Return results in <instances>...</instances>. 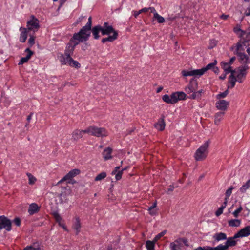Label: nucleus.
<instances>
[{
	"mask_svg": "<svg viewBox=\"0 0 250 250\" xmlns=\"http://www.w3.org/2000/svg\"><path fill=\"white\" fill-rule=\"evenodd\" d=\"M224 115V112H219L216 113L214 115V123L218 125Z\"/></svg>",
	"mask_w": 250,
	"mask_h": 250,
	"instance_id": "30",
	"label": "nucleus"
},
{
	"mask_svg": "<svg viewBox=\"0 0 250 250\" xmlns=\"http://www.w3.org/2000/svg\"><path fill=\"white\" fill-rule=\"evenodd\" d=\"M237 81L236 77L231 78L229 77L228 83L230 84V86H228V89L232 88L235 85L236 82Z\"/></svg>",
	"mask_w": 250,
	"mask_h": 250,
	"instance_id": "37",
	"label": "nucleus"
},
{
	"mask_svg": "<svg viewBox=\"0 0 250 250\" xmlns=\"http://www.w3.org/2000/svg\"><path fill=\"white\" fill-rule=\"evenodd\" d=\"M85 132L87 134L97 137L103 138L108 136V132L105 128L98 127L94 125L87 127Z\"/></svg>",
	"mask_w": 250,
	"mask_h": 250,
	"instance_id": "3",
	"label": "nucleus"
},
{
	"mask_svg": "<svg viewBox=\"0 0 250 250\" xmlns=\"http://www.w3.org/2000/svg\"><path fill=\"white\" fill-rule=\"evenodd\" d=\"M229 104V102L226 101L224 100H220L216 102L215 104L216 107L220 110H226Z\"/></svg>",
	"mask_w": 250,
	"mask_h": 250,
	"instance_id": "12",
	"label": "nucleus"
},
{
	"mask_svg": "<svg viewBox=\"0 0 250 250\" xmlns=\"http://www.w3.org/2000/svg\"><path fill=\"white\" fill-rule=\"evenodd\" d=\"M156 242L153 239L152 241L150 240L146 241V247L147 250H154L155 244Z\"/></svg>",
	"mask_w": 250,
	"mask_h": 250,
	"instance_id": "32",
	"label": "nucleus"
},
{
	"mask_svg": "<svg viewBox=\"0 0 250 250\" xmlns=\"http://www.w3.org/2000/svg\"><path fill=\"white\" fill-rule=\"evenodd\" d=\"M52 215L54 217L56 221L59 223V225L62 227L65 230H66V227L64 225H62L61 224V221H62V218L59 214V213L57 211H54L52 213Z\"/></svg>",
	"mask_w": 250,
	"mask_h": 250,
	"instance_id": "25",
	"label": "nucleus"
},
{
	"mask_svg": "<svg viewBox=\"0 0 250 250\" xmlns=\"http://www.w3.org/2000/svg\"><path fill=\"white\" fill-rule=\"evenodd\" d=\"M192 250H219V249L218 246L216 247H212L210 246H207L205 247L199 246Z\"/></svg>",
	"mask_w": 250,
	"mask_h": 250,
	"instance_id": "33",
	"label": "nucleus"
},
{
	"mask_svg": "<svg viewBox=\"0 0 250 250\" xmlns=\"http://www.w3.org/2000/svg\"><path fill=\"white\" fill-rule=\"evenodd\" d=\"M216 64L217 61L215 60L213 62L208 64L206 67L203 68L204 72H205L209 69L212 70Z\"/></svg>",
	"mask_w": 250,
	"mask_h": 250,
	"instance_id": "38",
	"label": "nucleus"
},
{
	"mask_svg": "<svg viewBox=\"0 0 250 250\" xmlns=\"http://www.w3.org/2000/svg\"><path fill=\"white\" fill-rule=\"evenodd\" d=\"M233 31L237 34H238L239 37H242L246 34V31L241 29V26L237 24L233 29Z\"/></svg>",
	"mask_w": 250,
	"mask_h": 250,
	"instance_id": "23",
	"label": "nucleus"
},
{
	"mask_svg": "<svg viewBox=\"0 0 250 250\" xmlns=\"http://www.w3.org/2000/svg\"><path fill=\"white\" fill-rule=\"evenodd\" d=\"M86 129L85 130H75L73 131L72 134V137L74 140H78L80 138H82L83 134L86 133Z\"/></svg>",
	"mask_w": 250,
	"mask_h": 250,
	"instance_id": "21",
	"label": "nucleus"
},
{
	"mask_svg": "<svg viewBox=\"0 0 250 250\" xmlns=\"http://www.w3.org/2000/svg\"><path fill=\"white\" fill-rule=\"evenodd\" d=\"M227 241L225 242V245L219 244L218 245L219 250H227L229 247H233L237 245V241L234 240L232 237L228 238Z\"/></svg>",
	"mask_w": 250,
	"mask_h": 250,
	"instance_id": "9",
	"label": "nucleus"
},
{
	"mask_svg": "<svg viewBox=\"0 0 250 250\" xmlns=\"http://www.w3.org/2000/svg\"><path fill=\"white\" fill-rule=\"evenodd\" d=\"M20 31L21 32L20 34L19 40L21 42H25L27 40L28 30L26 28L21 27Z\"/></svg>",
	"mask_w": 250,
	"mask_h": 250,
	"instance_id": "15",
	"label": "nucleus"
},
{
	"mask_svg": "<svg viewBox=\"0 0 250 250\" xmlns=\"http://www.w3.org/2000/svg\"><path fill=\"white\" fill-rule=\"evenodd\" d=\"M234 54L238 57L239 61L241 63L244 65L250 63V59L245 52H234Z\"/></svg>",
	"mask_w": 250,
	"mask_h": 250,
	"instance_id": "10",
	"label": "nucleus"
},
{
	"mask_svg": "<svg viewBox=\"0 0 250 250\" xmlns=\"http://www.w3.org/2000/svg\"><path fill=\"white\" fill-rule=\"evenodd\" d=\"M148 211H149V213L151 215H155L157 213L156 211L154 210V208H152L151 206L149 207Z\"/></svg>",
	"mask_w": 250,
	"mask_h": 250,
	"instance_id": "62",
	"label": "nucleus"
},
{
	"mask_svg": "<svg viewBox=\"0 0 250 250\" xmlns=\"http://www.w3.org/2000/svg\"><path fill=\"white\" fill-rule=\"evenodd\" d=\"M228 93H229V91H228V89H227L224 92L220 93L219 94H217L216 95V98L217 99H220L221 98H225L227 96V95L228 94Z\"/></svg>",
	"mask_w": 250,
	"mask_h": 250,
	"instance_id": "44",
	"label": "nucleus"
},
{
	"mask_svg": "<svg viewBox=\"0 0 250 250\" xmlns=\"http://www.w3.org/2000/svg\"><path fill=\"white\" fill-rule=\"evenodd\" d=\"M179 240H181V242L183 243L186 247L189 246V242L187 238L185 237L179 238Z\"/></svg>",
	"mask_w": 250,
	"mask_h": 250,
	"instance_id": "52",
	"label": "nucleus"
},
{
	"mask_svg": "<svg viewBox=\"0 0 250 250\" xmlns=\"http://www.w3.org/2000/svg\"><path fill=\"white\" fill-rule=\"evenodd\" d=\"M241 224V220L239 219H231L228 221V225L229 227H237Z\"/></svg>",
	"mask_w": 250,
	"mask_h": 250,
	"instance_id": "31",
	"label": "nucleus"
},
{
	"mask_svg": "<svg viewBox=\"0 0 250 250\" xmlns=\"http://www.w3.org/2000/svg\"><path fill=\"white\" fill-rule=\"evenodd\" d=\"M74 50L75 49L74 48V46H72V44L68 43L66 45L64 54L70 57L73 54Z\"/></svg>",
	"mask_w": 250,
	"mask_h": 250,
	"instance_id": "22",
	"label": "nucleus"
},
{
	"mask_svg": "<svg viewBox=\"0 0 250 250\" xmlns=\"http://www.w3.org/2000/svg\"><path fill=\"white\" fill-rule=\"evenodd\" d=\"M243 210V208L240 206L236 210H235L233 213V215L235 217L237 218L239 216V214Z\"/></svg>",
	"mask_w": 250,
	"mask_h": 250,
	"instance_id": "51",
	"label": "nucleus"
},
{
	"mask_svg": "<svg viewBox=\"0 0 250 250\" xmlns=\"http://www.w3.org/2000/svg\"><path fill=\"white\" fill-rule=\"evenodd\" d=\"M29 177V184L32 185L34 184L36 181V179L31 174H27Z\"/></svg>",
	"mask_w": 250,
	"mask_h": 250,
	"instance_id": "49",
	"label": "nucleus"
},
{
	"mask_svg": "<svg viewBox=\"0 0 250 250\" xmlns=\"http://www.w3.org/2000/svg\"><path fill=\"white\" fill-rule=\"evenodd\" d=\"M242 237H245L250 235V226H247L239 230Z\"/></svg>",
	"mask_w": 250,
	"mask_h": 250,
	"instance_id": "27",
	"label": "nucleus"
},
{
	"mask_svg": "<svg viewBox=\"0 0 250 250\" xmlns=\"http://www.w3.org/2000/svg\"><path fill=\"white\" fill-rule=\"evenodd\" d=\"M192 71L193 75L195 77L198 76L199 77H200L205 73V72L203 68L200 69L193 70Z\"/></svg>",
	"mask_w": 250,
	"mask_h": 250,
	"instance_id": "40",
	"label": "nucleus"
},
{
	"mask_svg": "<svg viewBox=\"0 0 250 250\" xmlns=\"http://www.w3.org/2000/svg\"><path fill=\"white\" fill-rule=\"evenodd\" d=\"M71 58V57H69L65 55V54H62L60 57V61L62 65L69 64L70 62L69 59Z\"/></svg>",
	"mask_w": 250,
	"mask_h": 250,
	"instance_id": "28",
	"label": "nucleus"
},
{
	"mask_svg": "<svg viewBox=\"0 0 250 250\" xmlns=\"http://www.w3.org/2000/svg\"><path fill=\"white\" fill-rule=\"evenodd\" d=\"M169 247L171 249V250H179L178 248V247H177L175 244H174V243L171 242L170 244Z\"/></svg>",
	"mask_w": 250,
	"mask_h": 250,
	"instance_id": "59",
	"label": "nucleus"
},
{
	"mask_svg": "<svg viewBox=\"0 0 250 250\" xmlns=\"http://www.w3.org/2000/svg\"><path fill=\"white\" fill-rule=\"evenodd\" d=\"M234 189L233 186H231L225 192V198L229 199L232 193V190Z\"/></svg>",
	"mask_w": 250,
	"mask_h": 250,
	"instance_id": "47",
	"label": "nucleus"
},
{
	"mask_svg": "<svg viewBox=\"0 0 250 250\" xmlns=\"http://www.w3.org/2000/svg\"><path fill=\"white\" fill-rule=\"evenodd\" d=\"M221 66L222 68L224 70V71L225 72V69H227V67L228 66H230L228 62H225L222 61L220 63Z\"/></svg>",
	"mask_w": 250,
	"mask_h": 250,
	"instance_id": "58",
	"label": "nucleus"
},
{
	"mask_svg": "<svg viewBox=\"0 0 250 250\" xmlns=\"http://www.w3.org/2000/svg\"><path fill=\"white\" fill-rule=\"evenodd\" d=\"M155 20H157L159 23H162L165 21L164 18L159 15L158 13H155L153 16V21Z\"/></svg>",
	"mask_w": 250,
	"mask_h": 250,
	"instance_id": "34",
	"label": "nucleus"
},
{
	"mask_svg": "<svg viewBox=\"0 0 250 250\" xmlns=\"http://www.w3.org/2000/svg\"><path fill=\"white\" fill-rule=\"evenodd\" d=\"M205 92V91L201 89L198 91H194L192 94L188 97L190 99H201L202 94Z\"/></svg>",
	"mask_w": 250,
	"mask_h": 250,
	"instance_id": "16",
	"label": "nucleus"
},
{
	"mask_svg": "<svg viewBox=\"0 0 250 250\" xmlns=\"http://www.w3.org/2000/svg\"><path fill=\"white\" fill-rule=\"evenodd\" d=\"M115 175V178L117 181L120 180L122 178L123 173L122 171H119Z\"/></svg>",
	"mask_w": 250,
	"mask_h": 250,
	"instance_id": "60",
	"label": "nucleus"
},
{
	"mask_svg": "<svg viewBox=\"0 0 250 250\" xmlns=\"http://www.w3.org/2000/svg\"><path fill=\"white\" fill-rule=\"evenodd\" d=\"M213 238L216 242H218L222 240H225L227 239V235L224 232L216 233L213 236Z\"/></svg>",
	"mask_w": 250,
	"mask_h": 250,
	"instance_id": "19",
	"label": "nucleus"
},
{
	"mask_svg": "<svg viewBox=\"0 0 250 250\" xmlns=\"http://www.w3.org/2000/svg\"><path fill=\"white\" fill-rule=\"evenodd\" d=\"M236 77L237 79V81L240 83H242L244 80L246 79V77L240 75V74H237Z\"/></svg>",
	"mask_w": 250,
	"mask_h": 250,
	"instance_id": "54",
	"label": "nucleus"
},
{
	"mask_svg": "<svg viewBox=\"0 0 250 250\" xmlns=\"http://www.w3.org/2000/svg\"><path fill=\"white\" fill-rule=\"evenodd\" d=\"M210 144V141H206L196 151L194 154V158L196 161H200L206 158L208 155V148Z\"/></svg>",
	"mask_w": 250,
	"mask_h": 250,
	"instance_id": "2",
	"label": "nucleus"
},
{
	"mask_svg": "<svg viewBox=\"0 0 250 250\" xmlns=\"http://www.w3.org/2000/svg\"><path fill=\"white\" fill-rule=\"evenodd\" d=\"M112 152V149L110 147H108L104 150L102 154L104 160L106 161L112 158V156L111 155Z\"/></svg>",
	"mask_w": 250,
	"mask_h": 250,
	"instance_id": "17",
	"label": "nucleus"
},
{
	"mask_svg": "<svg viewBox=\"0 0 250 250\" xmlns=\"http://www.w3.org/2000/svg\"><path fill=\"white\" fill-rule=\"evenodd\" d=\"M100 32L102 33V26L100 25H97L93 27H91V32L92 33L94 39L98 40L100 38Z\"/></svg>",
	"mask_w": 250,
	"mask_h": 250,
	"instance_id": "14",
	"label": "nucleus"
},
{
	"mask_svg": "<svg viewBox=\"0 0 250 250\" xmlns=\"http://www.w3.org/2000/svg\"><path fill=\"white\" fill-rule=\"evenodd\" d=\"M165 117L162 115V117L158 120V122L154 124V127L159 131H163L165 129L166 124L165 122Z\"/></svg>",
	"mask_w": 250,
	"mask_h": 250,
	"instance_id": "13",
	"label": "nucleus"
},
{
	"mask_svg": "<svg viewBox=\"0 0 250 250\" xmlns=\"http://www.w3.org/2000/svg\"><path fill=\"white\" fill-rule=\"evenodd\" d=\"M240 38L241 39L237 42H240L241 44L243 45V46H245L246 47H249L250 45V39L248 38V37L246 36L245 37L243 36Z\"/></svg>",
	"mask_w": 250,
	"mask_h": 250,
	"instance_id": "29",
	"label": "nucleus"
},
{
	"mask_svg": "<svg viewBox=\"0 0 250 250\" xmlns=\"http://www.w3.org/2000/svg\"><path fill=\"white\" fill-rule=\"evenodd\" d=\"M81 172V171L79 169H73L70 170L66 175H65L59 183H62L64 181H67V180H71L73 177L79 175Z\"/></svg>",
	"mask_w": 250,
	"mask_h": 250,
	"instance_id": "11",
	"label": "nucleus"
},
{
	"mask_svg": "<svg viewBox=\"0 0 250 250\" xmlns=\"http://www.w3.org/2000/svg\"><path fill=\"white\" fill-rule=\"evenodd\" d=\"M181 73L182 75L184 77L193 76L192 70L188 71L186 70H183L182 71Z\"/></svg>",
	"mask_w": 250,
	"mask_h": 250,
	"instance_id": "48",
	"label": "nucleus"
},
{
	"mask_svg": "<svg viewBox=\"0 0 250 250\" xmlns=\"http://www.w3.org/2000/svg\"><path fill=\"white\" fill-rule=\"evenodd\" d=\"M198 88V83L197 79L194 77L192 78L189 81L188 84L185 88V91L188 94L193 93L196 91Z\"/></svg>",
	"mask_w": 250,
	"mask_h": 250,
	"instance_id": "7",
	"label": "nucleus"
},
{
	"mask_svg": "<svg viewBox=\"0 0 250 250\" xmlns=\"http://www.w3.org/2000/svg\"><path fill=\"white\" fill-rule=\"evenodd\" d=\"M147 9L146 7L143 8L138 11H133V16L135 18H137V17L142 12H147Z\"/></svg>",
	"mask_w": 250,
	"mask_h": 250,
	"instance_id": "46",
	"label": "nucleus"
},
{
	"mask_svg": "<svg viewBox=\"0 0 250 250\" xmlns=\"http://www.w3.org/2000/svg\"><path fill=\"white\" fill-rule=\"evenodd\" d=\"M224 208L223 207H220L215 212V215L216 216H219L222 214Z\"/></svg>",
	"mask_w": 250,
	"mask_h": 250,
	"instance_id": "61",
	"label": "nucleus"
},
{
	"mask_svg": "<svg viewBox=\"0 0 250 250\" xmlns=\"http://www.w3.org/2000/svg\"><path fill=\"white\" fill-rule=\"evenodd\" d=\"M217 42L215 40L212 39L210 41V45L208 47L209 49H212L216 45Z\"/></svg>",
	"mask_w": 250,
	"mask_h": 250,
	"instance_id": "56",
	"label": "nucleus"
},
{
	"mask_svg": "<svg viewBox=\"0 0 250 250\" xmlns=\"http://www.w3.org/2000/svg\"><path fill=\"white\" fill-rule=\"evenodd\" d=\"M117 34L115 33L114 35H109L106 38H103L101 40V42L103 43H105L106 42H113L117 40Z\"/></svg>",
	"mask_w": 250,
	"mask_h": 250,
	"instance_id": "26",
	"label": "nucleus"
},
{
	"mask_svg": "<svg viewBox=\"0 0 250 250\" xmlns=\"http://www.w3.org/2000/svg\"><path fill=\"white\" fill-rule=\"evenodd\" d=\"M70 42L73 43L72 46H74V48L75 49V47L78 45L80 42H81L80 40L78 39H73V36L70 39Z\"/></svg>",
	"mask_w": 250,
	"mask_h": 250,
	"instance_id": "42",
	"label": "nucleus"
},
{
	"mask_svg": "<svg viewBox=\"0 0 250 250\" xmlns=\"http://www.w3.org/2000/svg\"><path fill=\"white\" fill-rule=\"evenodd\" d=\"M167 232V230H164L158 234L154 238V240L155 242H157L159 239H160L161 237H162L164 235L166 234Z\"/></svg>",
	"mask_w": 250,
	"mask_h": 250,
	"instance_id": "45",
	"label": "nucleus"
},
{
	"mask_svg": "<svg viewBox=\"0 0 250 250\" xmlns=\"http://www.w3.org/2000/svg\"><path fill=\"white\" fill-rule=\"evenodd\" d=\"M163 100L167 104H172V101L170 96L165 94L162 97Z\"/></svg>",
	"mask_w": 250,
	"mask_h": 250,
	"instance_id": "43",
	"label": "nucleus"
},
{
	"mask_svg": "<svg viewBox=\"0 0 250 250\" xmlns=\"http://www.w3.org/2000/svg\"><path fill=\"white\" fill-rule=\"evenodd\" d=\"M2 229L7 231L12 230V221L4 215L0 216V230Z\"/></svg>",
	"mask_w": 250,
	"mask_h": 250,
	"instance_id": "4",
	"label": "nucleus"
},
{
	"mask_svg": "<svg viewBox=\"0 0 250 250\" xmlns=\"http://www.w3.org/2000/svg\"><path fill=\"white\" fill-rule=\"evenodd\" d=\"M120 168V166H117L115 167L114 169L112 171L111 174L112 175H115L117 173V172L119 171L118 170Z\"/></svg>",
	"mask_w": 250,
	"mask_h": 250,
	"instance_id": "64",
	"label": "nucleus"
},
{
	"mask_svg": "<svg viewBox=\"0 0 250 250\" xmlns=\"http://www.w3.org/2000/svg\"><path fill=\"white\" fill-rule=\"evenodd\" d=\"M40 210V207L36 203H32L29 207L28 212L30 215L37 213Z\"/></svg>",
	"mask_w": 250,
	"mask_h": 250,
	"instance_id": "20",
	"label": "nucleus"
},
{
	"mask_svg": "<svg viewBox=\"0 0 250 250\" xmlns=\"http://www.w3.org/2000/svg\"><path fill=\"white\" fill-rule=\"evenodd\" d=\"M172 104L177 103L179 101L184 100L186 99V94L182 91H177L173 92L170 95Z\"/></svg>",
	"mask_w": 250,
	"mask_h": 250,
	"instance_id": "8",
	"label": "nucleus"
},
{
	"mask_svg": "<svg viewBox=\"0 0 250 250\" xmlns=\"http://www.w3.org/2000/svg\"><path fill=\"white\" fill-rule=\"evenodd\" d=\"M244 46L240 42H237L236 44V49L234 52H244L245 50Z\"/></svg>",
	"mask_w": 250,
	"mask_h": 250,
	"instance_id": "39",
	"label": "nucleus"
},
{
	"mask_svg": "<svg viewBox=\"0 0 250 250\" xmlns=\"http://www.w3.org/2000/svg\"><path fill=\"white\" fill-rule=\"evenodd\" d=\"M250 188V180H249L247 182L243 185L240 188V191L242 193L246 192V190Z\"/></svg>",
	"mask_w": 250,
	"mask_h": 250,
	"instance_id": "35",
	"label": "nucleus"
},
{
	"mask_svg": "<svg viewBox=\"0 0 250 250\" xmlns=\"http://www.w3.org/2000/svg\"><path fill=\"white\" fill-rule=\"evenodd\" d=\"M85 18V16H80L76 21L74 23V25L76 26L79 23L83 21V20Z\"/></svg>",
	"mask_w": 250,
	"mask_h": 250,
	"instance_id": "63",
	"label": "nucleus"
},
{
	"mask_svg": "<svg viewBox=\"0 0 250 250\" xmlns=\"http://www.w3.org/2000/svg\"><path fill=\"white\" fill-rule=\"evenodd\" d=\"M173 243L175 244V245L178 247L179 250H181L182 242L181 240H179V238L175 240L174 242H173Z\"/></svg>",
	"mask_w": 250,
	"mask_h": 250,
	"instance_id": "57",
	"label": "nucleus"
},
{
	"mask_svg": "<svg viewBox=\"0 0 250 250\" xmlns=\"http://www.w3.org/2000/svg\"><path fill=\"white\" fill-rule=\"evenodd\" d=\"M35 37L34 36H30V38L28 40V43L30 47H32L33 45H34L35 42Z\"/></svg>",
	"mask_w": 250,
	"mask_h": 250,
	"instance_id": "53",
	"label": "nucleus"
},
{
	"mask_svg": "<svg viewBox=\"0 0 250 250\" xmlns=\"http://www.w3.org/2000/svg\"><path fill=\"white\" fill-rule=\"evenodd\" d=\"M69 63L68 64L69 66L76 68H79L81 67L80 63H79L77 61L73 60L72 57L69 59Z\"/></svg>",
	"mask_w": 250,
	"mask_h": 250,
	"instance_id": "36",
	"label": "nucleus"
},
{
	"mask_svg": "<svg viewBox=\"0 0 250 250\" xmlns=\"http://www.w3.org/2000/svg\"><path fill=\"white\" fill-rule=\"evenodd\" d=\"M31 19L27 21V30L37 31L40 28L39 21L34 15L31 16Z\"/></svg>",
	"mask_w": 250,
	"mask_h": 250,
	"instance_id": "6",
	"label": "nucleus"
},
{
	"mask_svg": "<svg viewBox=\"0 0 250 250\" xmlns=\"http://www.w3.org/2000/svg\"><path fill=\"white\" fill-rule=\"evenodd\" d=\"M111 33H113V35H114L115 33H116L117 38H118V31L116 30L112 25H109L108 22H104L103 26H102V35L103 36H109Z\"/></svg>",
	"mask_w": 250,
	"mask_h": 250,
	"instance_id": "5",
	"label": "nucleus"
},
{
	"mask_svg": "<svg viewBox=\"0 0 250 250\" xmlns=\"http://www.w3.org/2000/svg\"><path fill=\"white\" fill-rule=\"evenodd\" d=\"M249 69V67L248 66L247 64L241 65L238 67V70L239 71L238 74H240V75L246 77L247 74V70H248Z\"/></svg>",
	"mask_w": 250,
	"mask_h": 250,
	"instance_id": "24",
	"label": "nucleus"
},
{
	"mask_svg": "<svg viewBox=\"0 0 250 250\" xmlns=\"http://www.w3.org/2000/svg\"><path fill=\"white\" fill-rule=\"evenodd\" d=\"M29 60V59L26 56L25 57H22L20 59L18 63V65L23 64V63L27 62Z\"/></svg>",
	"mask_w": 250,
	"mask_h": 250,
	"instance_id": "55",
	"label": "nucleus"
},
{
	"mask_svg": "<svg viewBox=\"0 0 250 250\" xmlns=\"http://www.w3.org/2000/svg\"><path fill=\"white\" fill-rule=\"evenodd\" d=\"M12 223H13L16 226L19 227L21 224V220L19 217H16L12 221Z\"/></svg>",
	"mask_w": 250,
	"mask_h": 250,
	"instance_id": "50",
	"label": "nucleus"
},
{
	"mask_svg": "<svg viewBox=\"0 0 250 250\" xmlns=\"http://www.w3.org/2000/svg\"><path fill=\"white\" fill-rule=\"evenodd\" d=\"M107 176V174L105 172H102L100 174H98L95 178L94 180L95 181H100L105 178Z\"/></svg>",
	"mask_w": 250,
	"mask_h": 250,
	"instance_id": "41",
	"label": "nucleus"
},
{
	"mask_svg": "<svg viewBox=\"0 0 250 250\" xmlns=\"http://www.w3.org/2000/svg\"><path fill=\"white\" fill-rule=\"evenodd\" d=\"M72 227L73 229L76 230V235H78L81 231V228L80 219L79 218V217H76L75 221L73 223Z\"/></svg>",
	"mask_w": 250,
	"mask_h": 250,
	"instance_id": "18",
	"label": "nucleus"
},
{
	"mask_svg": "<svg viewBox=\"0 0 250 250\" xmlns=\"http://www.w3.org/2000/svg\"><path fill=\"white\" fill-rule=\"evenodd\" d=\"M91 27L85 25L77 33L73 34V39H78L81 42H87L91 35Z\"/></svg>",
	"mask_w": 250,
	"mask_h": 250,
	"instance_id": "1",
	"label": "nucleus"
}]
</instances>
